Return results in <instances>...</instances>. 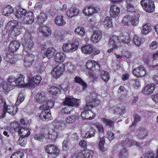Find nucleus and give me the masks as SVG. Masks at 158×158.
<instances>
[{"mask_svg":"<svg viewBox=\"0 0 158 158\" xmlns=\"http://www.w3.org/2000/svg\"><path fill=\"white\" fill-rule=\"evenodd\" d=\"M23 54L26 55L24 60V65L26 67L31 66L33 61V56L29 54L33 46V42L31 39V35L29 32L26 33L24 38L23 40Z\"/></svg>","mask_w":158,"mask_h":158,"instance_id":"1","label":"nucleus"},{"mask_svg":"<svg viewBox=\"0 0 158 158\" xmlns=\"http://www.w3.org/2000/svg\"><path fill=\"white\" fill-rule=\"evenodd\" d=\"M6 28L9 29V33L10 36L13 39H16V37L22 33L21 26L18 22L15 20H12L9 21L7 23Z\"/></svg>","mask_w":158,"mask_h":158,"instance_id":"2","label":"nucleus"},{"mask_svg":"<svg viewBox=\"0 0 158 158\" xmlns=\"http://www.w3.org/2000/svg\"><path fill=\"white\" fill-rule=\"evenodd\" d=\"M45 150L48 154V158H55L59 154L60 150L55 144H49L45 147Z\"/></svg>","mask_w":158,"mask_h":158,"instance_id":"3","label":"nucleus"},{"mask_svg":"<svg viewBox=\"0 0 158 158\" xmlns=\"http://www.w3.org/2000/svg\"><path fill=\"white\" fill-rule=\"evenodd\" d=\"M3 103V112L4 115L7 112L8 113L12 115H14L18 111V109L16 106L9 105H6V102L3 101L2 100L1 97L0 96V104ZM5 117V115L3 116V118Z\"/></svg>","mask_w":158,"mask_h":158,"instance_id":"4","label":"nucleus"},{"mask_svg":"<svg viewBox=\"0 0 158 158\" xmlns=\"http://www.w3.org/2000/svg\"><path fill=\"white\" fill-rule=\"evenodd\" d=\"M78 47L77 42L74 41L66 43L62 47L63 51L66 52L72 53L76 50Z\"/></svg>","mask_w":158,"mask_h":158,"instance_id":"5","label":"nucleus"},{"mask_svg":"<svg viewBox=\"0 0 158 158\" xmlns=\"http://www.w3.org/2000/svg\"><path fill=\"white\" fill-rule=\"evenodd\" d=\"M140 4L143 9L148 13H152L155 10L154 3L152 0H142Z\"/></svg>","mask_w":158,"mask_h":158,"instance_id":"6","label":"nucleus"},{"mask_svg":"<svg viewBox=\"0 0 158 158\" xmlns=\"http://www.w3.org/2000/svg\"><path fill=\"white\" fill-rule=\"evenodd\" d=\"M64 68V65L63 64H58L51 71V74L52 77L56 79L60 77L63 74Z\"/></svg>","mask_w":158,"mask_h":158,"instance_id":"7","label":"nucleus"},{"mask_svg":"<svg viewBox=\"0 0 158 158\" xmlns=\"http://www.w3.org/2000/svg\"><path fill=\"white\" fill-rule=\"evenodd\" d=\"M120 40L118 36L112 35L110 36L109 40L110 45L111 46L112 48L107 50V52L110 53L113 51H115L118 47V42Z\"/></svg>","mask_w":158,"mask_h":158,"instance_id":"8","label":"nucleus"},{"mask_svg":"<svg viewBox=\"0 0 158 158\" xmlns=\"http://www.w3.org/2000/svg\"><path fill=\"white\" fill-rule=\"evenodd\" d=\"M44 105L41 106L40 108V110H42L41 113L39 114V116L40 118L43 120L48 121L52 119L51 113L49 109L44 107Z\"/></svg>","mask_w":158,"mask_h":158,"instance_id":"9","label":"nucleus"},{"mask_svg":"<svg viewBox=\"0 0 158 158\" xmlns=\"http://www.w3.org/2000/svg\"><path fill=\"white\" fill-rule=\"evenodd\" d=\"M89 108L85 110V107H84V110L81 112V117L82 118L89 120H92L94 118L95 116V114Z\"/></svg>","mask_w":158,"mask_h":158,"instance_id":"10","label":"nucleus"},{"mask_svg":"<svg viewBox=\"0 0 158 158\" xmlns=\"http://www.w3.org/2000/svg\"><path fill=\"white\" fill-rule=\"evenodd\" d=\"M100 11V8L98 6H87L85 8L83 12L85 15L88 16L98 13Z\"/></svg>","mask_w":158,"mask_h":158,"instance_id":"11","label":"nucleus"},{"mask_svg":"<svg viewBox=\"0 0 158 158\" xmlns=\"http://www.w3.org/2000/svg\"><path fill=\"white\" fill-rule=\"evenodd\" d=\"M42 78L40 75L34 76L33 78L29 79V81L25 85L29 88L34 87L35 84H39L41 81Z\"/></svg>","mask_w":158,"mask_h":158,"instance_id":"12","label":"nucleus"},{"mask_svg":"<svg viewBox=\"0 0 158 158\" xmlns=\"http://www.w3.org/2000/svg\"><path fill=\"white\" fill-rule=\"evenodd\" d=\"M133 73L136 77H142L146 74L147 72L144 67L140 65L134 69Z\"/></svg>","mask_w":158,"mask_h":158,"instance_id":"13","label":"nucleus"},{"mask_svg":"<svg viewBox=\"0 0 158 158\" xmlns=\"http://www.w3.org/2000/svg\"><path fill=\"white\" fill-rule=\"evenodd\" d=\"M58 137V132L55 130L52 129L50 131L48 134H45V138L48 140L54 141Z\"/></svg>","mask_w":158,"mask_h":158,"instance_id":"14","label":"nucleus"},{"mask_svg":"<svg viewBox=\"0 0 158 158\" xmlns=\"http://www.w3.org/2000/svg\"><path fill=\"white\" fill-rule=\"evenodd\" d=\"M102 37V34L101 31L96 30L94 31L90 40L93 43L96 44L99 42Z\"/></svg>","mask_w":158,"mask_h":158,"instance_id":"15","label":"nucleus"},{"mask_svg":"<svg viewBox=\"0 0 158 158\" xmlns=\"http://www.w3.org/2000/svg\"><path fill=\"white\" fill-rule=\"evenodd\" d=\"M14 12L12 7L9 5L0 8V13L6 16H8Z\"/></svg>","mask_w":158,"mask_h":158,"instance_id":"16","label":"nucleus"},{"mask_svg":"<svg viewBox=\"0 0 158 158\" xmlns=\"http://www.w3.org/2000/svg\"><path fill=\"white\" fill-rule=\"evenodd\" d=\"M109 110L110 112L116 113L117 114H123L125 112V109L123 104H120L118 105V108L113 106L110 108Z\"/></svg>","mask_w":158,"mask_h":158,"instance_id":"17","label":"nucleus"},{"mask_svg":"<svg viewBox=\"0 0 158 158\" xmlns=\"http://www.w3.org/2000/svg\"><path fill=\"white\" fill-rule=\"evenodd\" d=\"M79 13V10L78 8L76 7H71L68 9L66 15L67 17L72 18L77 15Z\"/></svg>","mask_w":158,"mask_h":158,"instance_id":"18","label":"nucleus"},{"mask_svg":"<svg viewBox=\"0 0 158 158\" xmlns=\"http://www.w3.org/2000/svg\"><path fill=\"white\" fill-rule=\"evenodd\" d=\"M120 9L116 5L112 4L110 6V16L114 18L118 17L120 12Z\"/></svg>","mask_w":158,"mask_h":158,"instance_id":"19","label":"nucleus"},{"mask_svg":"<svg viewBox=\"0 0 158 158\" xmlns=\"http://www.w3.org/2000/svg\"><path fill=\"white\" fill-rule=\"evenodd\" d=\"M38 30L44 36L48 37L51 34V31L50 28L47 26H41L38 28Z\"/></svg>","mask_w":158,"mask_h":158,"instance_id":"20","label":"nucleus"},{"mask_svg":"<svg viewBox=\"0 0 158 158\" xmlns=\"http://www.w3.org/2000/svg\"><path fill=\"white\" fill-rule=\"evenodd\" d=\"M80 100L73 98H67L64 101V103L69 106H73L75 105L78 106L80 105Z\"/></svg>","mask_w":158,"mask_h":158,"instance_id":"21","label":"nucleus"},{"mask_svg":"<svg viewBox=\"0 0 158 158\" xmlns=\"http://www.w3.org/2000/svg\"><path fill=\"white\" fill-rule=\"evenodd\" d=\"M125 6L127 10L130 12L129 14H133L134 13L138 12L134 7L133 2L132 0H126V1Z\"/></svg>","mask_w":158,"mask_h":158,"instance_id":"22","label":"nucleus"},{"mask_svg":"<svg viewBox=\"0 0 158 158\" xmlns=\"http://www.w3.org/2000/svg\"><path fill=\"white\" fill-rule=\"evenodd\" d=\"M46 94L43 92H38L35 97V101L40 103H44L46 100Z\"/></svg>","mask_w":158,"mask_h":158,"instance_id":"23","label":"nucleus"},{"mask_svg":"<svg viewBox=\"0 0 158 158\" xmlns=\"http://www.w3.org/2000/svg\"><path fill=\"white\" fill-rule=\"evenodd\" d=\"M23 18V22L26 24H31L34 20V16L31 11L26 13Z\"/></svg>","mask_w":158,"mask_h":158,"instance_id":"24","label":"nucleus"},{"mask_svg":"<svg viewBox=\"0 0 158 158\" xmlns=\"http://www.w3.org/2000/svg\"><path fill=\"white\" fill-rule=\"evenodd\" d=\"M20 46V44L16 41L11 42L9 45L8 50L9 52L12 53L15 52Z\"/></svg>","mask_w":158,"mask_h":158,"instance_id":"25","label":"nucleus"},{"mask_svg":"<svg viewBox=\"0 0 158 158\" xmlns=\"http://www.w3.org/2000/svg\"><path fill=\"white\" fill-rule=\"evenodd\" d=\"M81 50L84 54H92L93 52V46L92 45L90 44L85 45L81 47Z\"/></svg>","mask_w":158,"mask_h":158,"instance_id":"26","label":"nucleus"},{"mask_svg":"<svg viewBox=\"0 0 158 158\" xmlns=\"http://www.w3.org/2000/svg\"><path fill=\"white\" fill-rule=\"evenodd\" d=\"M130 22L133 26H136L138 24L139 15L138 11L133 14H130Z\"/></svg>","mask_w":158,"mask_h":158,"instance_id":"27","label":"nucleus"},{"mask_svg":"<svg viewBox=\"0 0 158 158\" xmlns=\"http://www.w3.org/2000/svg\"><path fill=\"white\" fill-rule=\"evenodd\" d=\"M54 126V129H55L57 131H59L60 130L64 129L65 127V125L64 122L62 121L55 120L53 123Z\"/></svg>","mask_w":158,"mask_h":158,"instance_id":"28","label":"nucleus"},{"mask_svg":"<svg viewBox=\"0 0 158 158\" xmlns=\"http://www.w3.org/2000/svg\"><path fill=\"white\" fill-rule=\"evenodd\" d=\"M155 89L154 85L149 84L147 85L143 89L142 92L145 94L149 95L152 93Z\"/></svg>","mask_w":158,"mask_h":158,"instance_id":"29","label":"nucleus"},{"mask_svg":"<svg viewBox=\"0 0 158 158\" xmlns=\"http://www.w3.org/2000/svg\"><path fill=\"white\" fill-rule=\"evenodd\" d=\"M48 91L51 94L59 96L61 93V91L59 88L52 85L49 86L48 88Z\"/></svg>","mask_w":158,"mask_h":158,"instance_id":"30","label":"nucleus"},{"mask_svg":"<svg viewBox=\"0 0 158 158\" xmlns=\"http://www.w3.org/2000/svg\"><path fill=\"white\" fill-rule=\"evenodd\" d=\"M86 67L89 69L92 70L94 68L98 69L99 68L98 63L93 60H88L86 64Z\"/></svg>","mask_w":158,"mask_h":158,"instance_id":"31","label":"nucleus"},{"mask_svg":"<svg viewBox=\"0 0 158 158\" xmlns=\"http://www.w3.org/2000/svg\"><path fill=\"white\" fill-rule=\"evenodd\" d=\"M136 135L139 139L146 138L148 136L147 130L144 128L139 129L137 131Z\"/></svg>","mask_w":158,"mask_h":158,"instance_id":"32","label":"nucleus"},{"mask_svg":"<svg viewBox=\"0 0 158 158\" xmlns=\"http://www.w3.org/2000/svg\"><path fill=\"white\" fill-rule=\"evenodd\" d=\"M55 24L59 26H63L66 24V22L64 19V16L62 15H58L55 19Z\"/></svg>","mask_w":158,"mask_h":158,"instance_id":"33","label":"nucleus"},{"mask_svg":"<svg viewBox=\"0 0 158 158\" xmlns=\"http://www.w3.org/2000/svg\"><path fill=\"white\" fill-rule=\"evenodd\" d=\"M30 129L28 128L21 127L18 130L19 135L24 137H27L30 134Z\"/></svg>","mask_w":158,"mask_h":158,"instance_id":"34","label":"nucleus"},{"mask_svg":"<svg viewBox=\"0 0 158 158\" xmlns=\"http://www.w3.org/2000/svg\"><path fill=\"white\" fill-rule=\"evenodd\" d=\"M25 77L24 75H21L20 77L17 79H16L15 82V84L13 85H16L19 86L20 87L22 86L23 87H26L27 86H26L25 85L27 84H24L25 82L24 81V78Z\"/></svg>","mask_w":158,"mask_h":158,"instance_id":"35","label":"nucleus"},{"mask_svg":"<svg viewBox=\"0 0 158 158\" xmlns=\"http://www.w3.org/2000/svg\"><path fill=\"white\" fill-rule=\"evenodd\" d=\"M102 24L104 27L107 29H108L112 27V21L111 18L109 17H106L104 19L102 22Z\"/></svg>","mask_w":158,"mask_h":158,"instance_id":"36","label":"nucleus"},{"mask_svg":"<svg viewBox=\"0 0 158 158\" xmlns=\"http://www.w3.org/2000/svg\"><path fill=\"white\" fill-rule=\"evenodd\" d=\"M99 103V101L98 100H93L91 102L87 101L85 106V109H91L95 106H97Z\"/></svg>","mask_w":158,"mask_h":158,"instance_id":"37","label":"nucleus"},{"mask_svg":"<svg viewBox=\"0 0 158 158\" xmlns=\"http://www.w3.org/2000/svg\"><path fill=\"white\" fill-rule=\"evenodd\" d=\"M47 19V15L44 13H41L36 18L35 20L37 23L40 24H42L44 23Z\"/></svg>","mask_w":158,"mask_h":158,"instance_id":"38","label":"nucleus"},{"mask_svg":"<svg viewBox=\"0 0 158 158\" xmlns=\"http://www.w3.org/2000/svg\"><path fill=\"white\" fill-rule=\"evenodd\" d=\"M26 13V11L25 10L20 8L16 10L15 15L17 18H20L25 16Z\"/></svg>","mask_w":158,"mask_h":158,"instance_id":"39","label":"nucleus"},{"mask_svg":"<svg viewBox=\"0 0 158 158\" xmlns=\"http://www.w3.org/2000/svg\"><path fill=\"white\" fill-rule=\"evenodd\" d=\"M152 29L150 24L148 23H146L143 26L141 33L143 35H147L151 31Z\"/></svg>","mask_w":158,"mask_h":158,"instance_id":"40","label":"nucleus"},{"mask_svg":"<svg viewBox=\"0 0 158 158\" xmlns=\"http://www.w3.org/2000/svg\"><path fill=\"white\" fill-rule=\"evenodd\" d=\"M65 56V54L62 52L57 53L55 56V60L56 62H62L64 61Z\"/></svg>","mask_w":158,"mask_h":158,"instance_id":"41","label":"nucleus"},{"mask_svg":"<svg viewBox=\"0 0 158 158\" xmlns=\"http://www.w3.org/2000/svg\"><path fill=\"white\" fill-rule=\"evenodd\" d=\"M88 126L90 128V129L85 134V137L86 138H89L94 136L96 131L92 127V125L91 124L90 126L89 125Z\"/></svg>","mask_w":158,"mask_h":158,"instance_id":"42","label":"nucleus"},{"mask_svg":"<svg viewBox=\"0 0 158 158\" xmlns=\"http://www.w3.org/2000/svg\"><path fill=\"white\" fill-rule=\"evenodd\" d=\"M123 144L124 145H127V147L131 146L136 145L140 147L139 143L136 141H133L132 139H128L127 141L125 140L123 142Z\"/></svg>","mask_w":158,"mask_h":158,"instance_id":"43","label":"nucleus"},{"mask_svg":"<svg viewBox=\"0 0 158 158\" xmlns=\"http://www.w3.org/2000/svg\"><path fill=\"white\" fill-rule=\"evenodd\" d=\"M3 84H4L3 85V91L6 93H7L9 91L12 89L15 86V85H13V84H7L6 82H4Z\"/></svg>","mask_w":158,"mask_h":158,"instance_id":"44","label":"nucleus"},{"mask_svg":"<svg viewBox=\"0 0 158 158\" xmlns=\"http://www.w3.org/2000/svg\"><path fill=\"white\" fill-rule=\"evenodd\" d=\"M120 41L118 42V44L119 46L122 43H126L127 44L131 40V39L129 36L127 35L126 36H122L119 37L118 36Z\"/></svg>","mask_w":158,"mask_h":158,"instance_id":"45","label":"nucleus"},{"mask_svg":"<svg viewBox=\"0 0 158 158\" xmlns=\"http://www.w3.org/2000/svg\"><path fill=\"white\" fill-rule=\"evenodd\" d=\"M105 138L104 136L100 137V141L98 144L99 149L101 151L105 152L107 150V149L104 147L105 143Z\"/></svg>","mask_w":158,"mask_h":158,"instance_id":"46","label":"nucleus"},{"mask_svg":"<svg viewBox=\"0 0 158 158\" xmlns=\"http://www.w3.org/2000/svg\"><path fill=\"white\" fill-rule=\"evenodd\" d=\"M75 33L76 35H78L81 37H83L85 34L84 28L82 27H78L75 30Z\"/></svg>","mask_w":158,"mask_h":158,"instance_id":"47","label":"nucleus"},{"mask_svg":"<svg viewBox=\"0 0 158 158\" xmlns=\"http://www.w3.org/2000/svg\"><path fill=\"white\" fill-rule=\"evenodd\" d=\"M78 119V117L76 115H71L66 119V122L68 124H72L76 122Z\"/></svg>","mask_w":158,"mask_h":158,"instance_id":"48","label":"nucleus"},{"mask_svg":"<svg viewBox=\"0 0 158 158\" xmlns=\"http://www.w3.org/2000/svg\"><path fill=\"white\" fill-rule=\"evenodd\" d=\"M6 59L8 63L12 64H15L18 60V59L15 56H13L12 54H7Z\"/></svg>","mask_w":158,"mask_h":158,"instance_id":"49","label":"nucleus"},{"mask_svg":"<svg viewBox=\"0 0 158 158\" xmlns=\"http://www.w3.org/2000/svg\"><path fill=\"white\" fill-rule=\"evenodd\" d=\"M55 50L52 48H48L46 51V52L45 53L46 56L50 59L54 55Z\"/></svg>","mask_w":158,"mask_h":158,"instance_id":"50","label":"nucleus"},{"mask_svg":"<svg viewBox=\"0 0 158 158\" xmlns=\"http://www.w3.org/2000/svg\"><path fill=\"white\" fill-rule=\"evenodd\" d=\"M133 41L134 43L138 46L143 43L142 38L137 35L134 36Z\"/></svg>","mask_w":158,"mask_h":158,"instance_id":"51","label":"nucleus"},{"mask_svg":"<svg viewBox=\"0 0 158 158\" xmlns=\"http://www.w3.org/2000/svg\"><path fill=\"white\" fill-rule=\"evenodd\" d=\"M130 14L125 15L123 18L121 23L124 25L128 26L130 25Z\"/></svg>","mask_w":158,"mask_h":158,"instance_id":"52","label":"nucleus"},{"mask_svg":"<svg viewBox=\"0 0 158 158\" xmlns=\"http://www.w3.org/2000/svg\"><path fill=\"white\" fill-rule=\"evenodd\" d=\"M118 95L120 98L125 97L127 94V90L124 86H121L118 90Z\"/></svg>","mask_w":158,"mask_h":158,"instance_id":"53","label":"nucleus"},{"mask_svg":"<svg viewBox=\"0 0 158 158\" xmlns=\"http://www.w3.org/2000/svg\"><path fill=\"white\" fill-rule=\"evenodd\" d=\"M101 120L104 124L106 126L112 127L114 125V121L110 119L103 118H101Z\"/></svg>","mask_w":158,"mask_h":158,"instance_id":"54","label":"nucleus"},{"mask_svg":"<svg viewBox=\"0 0 158 158\" xmlns=\"http://www.w3.org/2000/svg\"><path fill=\"white\" fill-rule=\"evenodd\" d=\"M92 125H95L97 129L99 134L102 133L104 132V129L102 124L98 123H91Z\"/></svg>","mask_w":158,"mask_h":158,"instance_id":"55","label":"nucleus"},{"mask_svg":"<svg viewBox=\"0 0 158 158\" xmlns=\"http://www.w3.org/2000/svg\"><path fill=\"white\" fill-rule=\"evenodd\" d=\"M74 80L76 83L81 85L83 87V88H85L87 86L86 83L84 82L82 79L79 77H76L74 78Z\"/></svg>","mask_w":158,"mask_h":158,"instance_id":"56","label":"nucleus"},{"mask_svg":"<svg viewBox=\"0 0 158 158\" xmlns=\"http://www.w3.org/2000/svg\"><path fill=\"white\" fill-rule=\"evenodd\" d=\"M101 77L102 79L104 81H107L109 78V74L107 72L103 71L101 72Z\"/></svg>","mask_w":158,"mask_h":158,"instance_id":"57","label":"nucleus"},{"mask_svg":"<svg viewBox=\"0 0 158 158\" xmlns=\"http://www.w3.org/2000/svg\"><path fill=\"white\" fill-rule=\"evenodd\" d=\"M34 138L35 140L42 142L43 141L44 138H45V135L41 133H37L34 135Z\"/></svg>","mask_w":158,"mask_h":158,"instance_id":"58","label":"nucleus"},{"mask_svg":"<svg viewBox=\"0 0 158 158\" xmlns=\"http://www.w3.org/2000/svg\"><path fill=\"white\" fill-rule=\"evenodd\" d=\"M24 156L23 153L21 152H17L12 154L10 158H23Z\"/></svg>","mask_w":158,"mask_h":158,"instance_id":"59","label":"nucleus"},{"mask_svg":"<svg viewBox=\"0 0 158 158\" xmlns=\"http://www.w3.org/2000/svg\"><path fill=\"white\" fill-rule=\"evenodd\" d=\"M17 143L23 147L27 143V140L23 137H21L19 138L17 141Z\"/></svg>","mask_w":158,"mask_h":158,"instance_id":"60","label":"nucleus"},{"mask_svg":"<svg viewBox=\"0 0 158 158\" xmlns=\"http://www.w3.org/2000/svg\"><path fill=\"white\" fill-rule=\"evenodd\" d=\"M128 152L126 149H123L120 152L119 158H127Z\"/></svg>","mask_w":158,"mask_h":158,"instance_id":"61","label":"nucleus"},{"mask_svg":"<svg viewBox=\"0 0 158 158\" xmlns=\"http://www.w3.org/2000/svg\"><path fill=\"white\" fill-rule=\"evenodd\" d=\"M85 152L84 153L85 156V158H92L94 152L92 150H85L84 151Z\"/></svg>","mask_w":158,"mask_h":158,"instance_id":"62","label":"nucleus"},{"mask_svg":"<svg viewBox=\"0 0 158 158\" xmlns=\"http://www.w3.org/2000/svg\"><path fill=\"white\" fill-rule=\"evenodd\" d=\"M106 137L110 141H112L114 138V134L111 131H108L106 134Z\"/></svg>","mask_w":158,"mask_h":158,"instance_id":"63","label":"nucleus"},{"mask_svg":"<svg viewBox=\"0 0 158 158\" xmlns=\"http://www.w3.org/2000/svg\"><path fill=\"white\" fill-rule=\"evenodd\" d=\"M145 158H158V148L157 150L156 154L155 157L154 153L152 152L146 155Z\"/></svg>","mask_w":158,"mask_h":158,"instance_id":"64","label":"nucleus"}]
</instances>
